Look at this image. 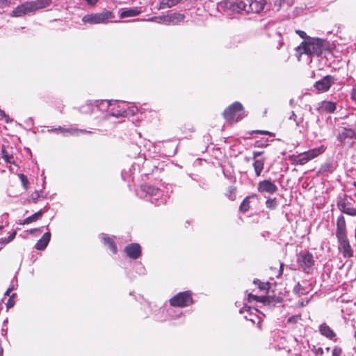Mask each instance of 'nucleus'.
Returning <instances> with one entry per match:
<instances>
[{
  "mask_svg": "<svg viewBox=\"0 0 356 356\" xmlns=\"http://www.w3.org/2000/svg\"><path fill=\"white\" fill-rule=\"evenodd\" d=\"M266 0H236L227 1L224 6L238 13L259 14L262 12L266 5Z\"/></svg>",
  "mask_w": 356,
  "mask_h": 356,
  "instance_id": "f257e3e1",
  "label": "nucleus"
},
{
  "mask_svg": "<svg viewBox=\"0 0 356 356\" xmlns=\"http://www.w3.org/2000/svg\"><path fill=\"white\" fill-rule=\"evenodd\" d=\"M326 49L325 41L318 38H308L301 42L296 48V51L300 55H316L319 56L323 51Z\"/></svg>",
  "mask_w": 356,
  "mask_h": 356,
  "instance_id": "f03ea898",
  "label": "nucleus"
},
{
  "mask_svg": "<svg viewBox=\"0 0 356 356\" xmlns=\"http://www.w3.org/2000/svg\"><path fill=\"white\" fill-rule=\"evenodd\" d=\"M140 190L145 194V197L156 206L165 204L169 198V195L167 193L165 194L162 189L154 185H141Z\"/></svg>",
  "mask_w": 356,
  "mask_h": 356,
  "instance_id": "7ed1b4c3",
  "label": "nucleus"
},
{
  "mask_svg": "<svg viewBox=\"0 0 356 356\" xmlns=\"http://www.w3.org/2000/svg\"><path fill=\"white\" fill-rule=\"evenodd\" d=\"M52 3L51 0H36L34 1H27L18 6L13 11V16L19 17L22 15L34 12L38 9H42L48 7Z\"/></svg>",
  "mask_w": 356,
  "mask_h": 356,
  "instance_id": "20e7f679",
  "label": "nucleus"
},
{
  "mask_svg": "<svg viewBox=\"0 0 356 356\" xmlns=\"http://www.w3.org/2000/svg\"><path fill=\"white\" fill-rule=\"evenodd\" d=\"M113 106L110 109L109 116L113 117H128L134 115L138 111V108L135 106H128L124 102H118V101H113Z\"/></svg>",
  "mask_w": 356,
  "mask_h": 356,
  "instance_id": "39448f33",
  "label": "nucleus"
},
{
  "mask_svg": "<svg viewBox=\"0 0 356 356\" xmlns=\"http://www.w3.org/2000/svg\"><path fill=\"white\" fill-rule=\"evenodd\" d=\"M243 105L238 102H235L225 110L223 116L227 121L238 122L243 118Z\"/></svg>",
  "mask_w": 356,
  "mask_h": 356,
  "instance_id": "423d86ee",
  "label": "nucleus"
},
{
  "mask_svg": "<svg viewBox=\"0 0 356 356\" xmlns=\"http://www.w3.org/2000/svg\"><path fill=\"white\" fill-rule=\"evenodd\" d=\"M113 17V13L109 10H105L95 14H88L82 18L84 23L106 24Z\"/></svg>",
  "mask_w": 356,
  "mask_h": 356,
  "instance_id": "0eeeda50",
  "label": "nucleus"
},
{
  "mask_svg": "<svg viewBox=\"0 0 356 356\" xmlns=\"http://www.w3.org/2000/svg\"><path fill=\"white\" fill-rule=\"evenodd\" d=\"M297 264L305 273H309L314 265L312 254L308 251H301L297 255Z\"/></svg>",
  "mask_w": 356,
  "mask_h": 356,
  "instance_id": "6e6552de",
  "label": "nucleus"
},
{
  "mask_svg": "<svg viewBox=\"0 0 356 356\" xmlns=\"http://www.w3.org/2000/svg\"><path fill=\"white\" fill-rule=\"evenodd\" d=\"M193 303V298L190 291L180 292L170 300L172 307H185Z\"/></svg>",
  "mask_w": 356,
  "mask_h": 356,
  "instance_id": "1a4fd4ad",
  "label": "nucleus"
},
{
  "mask_svg": "<svg viewBox=\"0 0 356 356\" xmlns=\"http://www.w3.org/2000/svg\"><path fill=\"white\" fill-rule=\"evenodd\" d=\"M324 152L323 146L314 148L307 152H305L297 156L295 160L296 164L304 165L312 159L316 158Z\"/></svg>",
  "mask_w": 356,
  "mask_h": 356,
  "instance_id": "9d476101",
  "label": "nucleus"
},
{
  "mask_svg": "<svg viewBox=\"0 0 356 356\" xmlns=\"http://www.w3.org/2000/svg\"><path fill=\"white\" fill-rule=\"evenodd\" d=\"M339 209L344 213L350 216L356 215L355 203L353 200L346 196L338 202Z\"/></svg>",
  "mask_w": 356,
  "mask_h": 356,
  "instance_id": "9b49d317",
  "label": "nucleus"
},
{
  "mask_svg": "<svg viewBox=\"0 0 356 356\" xmlns=\"http://www.w3.org/2000/svg\"><path fill=\"white\" fill-rule=\"evenodd\" d=\"M336 79L331 75H327L321 80L316 81L314 88L319 92H325L330 89L331 86L334 83Z\"/></svg>",
  "mask_w": 356,
  "mask_h": 356,
  "instance_id": "f8f14e48",
  "label": "nucleus"
},
{
  "mask_svg": "<svg viewBox=\"0 0 356 356\" xmlns=\"http://www.w3.org/2000/svg\"><path fill=\"white\" fill-rule=\"evenodd\" d=\"M257 190L259 193H268L269 194H274L278 190L277 186L275 184L271 179H264L258 183Z\"/></svg>",
  "mask_w": 356,
  "mask_h": 356,
  "instance_id": "ddd939ff",
  "label": "nucleus"
},
{
  "mask_svg": "<svg viewBox=\"0 0 356 356\" xmlns=\"http://www.w3.org/2000/svg\"><path fill=\"white\" fill-rule=\"evenodd\" d=\"M47 131L49 133H56V134H62L64 136H74L77 135L79 133L82 134H87L90 133L89 131H86L85 129H74V128H65L62 127H58L57 128H52L50 129H48Z\"/></svg>",
  "mask_w": 356,
  "mask_h": 356,
  "instance_id": "4468645a",
  "label": "nucleus"
},
{
  "mask_svg": "<svg viewBox=\"0 0 356 356\" xmlns=\"http://www.w3.org/2000/svg\"><path fill=\"white\" fill-rule=\"evenodd\" d=\"M355 137V133L352 129L343 127L339 133L337 139L341 143H349Z\"/></svg>",
  "mask_w": 356,
  "mask_h": 356,
  "instance_id": "2eb2a0df",
  "label": "nucleus"
},
{
  "mask_svg": "<svg viewBox=\"0 0 356 356\" xmlns=\"http://www.w3.org/2000/svg\"><path fill=\"white\" fill-rule=\"evenodd\" d=\"M124 252L132 259H136L141 255V248L138 243H133L129 244L125 247Z\"/></svg>",
  "mask_w": 356,
  "mask_h": 356,
  "instance_id": "dca6fc26",
  "label": "nucleus"
},
{
  "mask_svg": "<svg viewBox=\"0 0 356 356\" xmlns=\"http://www.w3.org/2000/svg\"><path fill=\"white\" fill-rule=\"evenodd\" d=\"M95 111H100V112H104L107 110L111 109V106H113V101H109L106 99H98L95 100Z\"/></svg>",
  "mask_w": 356,
  "mask_h": 356,
  "instance_id": "f3484780",
  "label": "nucleus"
},
{
  "mask_svg": "<svg viewBox=\"0 0 356 356\" xmlns=\"http://www.w3.org/2000/svg\"><path fill=\"white\" fill-rule=\"evenodd\" d=\"M339 249L342 252L343 254L346 257H350L353 256V251L350 248V245L347 238H342L341 241H339Z\"/></svg>",
  "mask_w": 356,
  "mask_h": 356,
  "instance_id": "a211bd4d",
  "label": "nucleus"
},
{
  "mask_svg": "<svg viewBox=\"0 0 356 356\" xmlns=\"http://www.w3.org/2000/svg\"><path fill=\"white\" fill-rule=\"evenodd\" d=\"M51 238V233L47 232L43 234L35 245V248L38 250H44L48 245Z\"/></svg>",
  "mask_w": 356,
  "mask_h": 356,
  "instance_id": "6ab92c4d",
  "label": "nucleus"
},
{
  "mask_svg": "<svg viewBox=\"0 0 356 356\" xmlns=\"http://www.w3.org/2000/svg\"><path fill=\"white\" fill-rule=\"evenodd\" d=\"M253 298L259 302H261L266 305H270L275 302H280L281 300L279 298H275L274 296H254L251 294L249 295V299Z\"/></svg>",
  "mask_w": 356,
  "mask_h": 356,
  "instance_id": "aec40b11",
  "label": "nucleus"
},
{
  "mask_svg": "<svg viewBox=\"0 0 356 356\" xmlns=\"http://www.w3.org/2000/svg\"><path fill=\"white\" fill-rule=\"evenodd\" d=\"M79 111L80 113L83 114L95 113L96 111L95 100L87 101L84 104H83L79 108Z\"/></svg>",
  "mask_w": 356,
  "mask_h": 356,
  "instance_id": "412c9836",
  "label": "nucleus"
},
{
  "mask_svg": "<svg viewBox=\"0 0 356 356\" xmlns=\"http://www.w3.org/2000/svg\"><path fill=\"white\" fill-rule=\"evenodd\" d=\"M318 109L320 112L332 113L336 110V104L330 101H323Z\"/></svg>",
  "mask_w": 356,
  "mask_h": 356,
  "instance_id": "4be33fe9",
  "label": "nucleus"
},
{
  "mask_svg": "<svg viewBox=\"0 0 356 356\" xmlns=\"http://www.w3.org/2000/svg\"><path fill=\"white\" fill-rule=\"evenodd\" d=\"M141 13V10L138 8H124L120 14V18H126L138 16Z\"/></svg>",
  "mask_w": 356,
  "mask_h": 356,
  "instance_id": "5701e85b",
  "label": "nucleus"
},
{
  "mask_svg": "<svg viewBox=\"0 0 356 356\" xmlns=\"http://www.w3.org/2000/svg\"><path fill=\"white\" fill-rule=\"evenodd\" d=\"M100 237L102 238L104 244L106 245L113 254H115L118 251V248L113 238L104 234H102Z\"/></svg>",
  "mask_w": 356,
  "mask_h": 356,
  "instance_id": "b1692460",
  "label": "nucleus"
},
{
  "mask_svg": "<svg viewBox=\"0 0 356 356\" xmlns=\"http://www.w3.org/2000/svg\"><path fill=\"white\" fill-rule=\"evenodd\" d=\"M319 332L323 336L330 339H333L336 336L334 332L326 323L320 325Z\"/></svg>",
  "mask_w": 356,
  "mask_h": 356,
  "instance_id": "393cba45",
  "label": "nucleus"
},
{
  "mask_svg": "<svg viewBox=\"0 0 356 356\" xmlns=\"http://www.w3.org/2000/svg\"><path fill=\"white\" fill-rule=\"evenodd\" d=\"M167 21L169 23H172L173 24H178L181 22H183L185 19V15L181 13H175L170 15H167Z\"/></svg>",
  "mask_w": 356,
  "mask_h": 356,
  "instance_id": "a878e982",
  "label": "nucleus"
},
{
  "mask_svg": "<svg viewBox=\"0 0 356 356\" xmlns=\"http://www.w3.org/2000/svg\"><path fill=\"white\" fill-rule=\"evenodd\" d=\"M289 120H293L296 125L298 127L305 129L307 127L308 122H304V118L302 116H298L293 111H292Z\"/></svg>",
  "mask_w": 356,
  "mask_h": 356,
  "instance_id": "bb28decb",
  "label": "nucleus"
},
{
  "mask_svg": "<svg viewBox=\"0 0 356 356\" xmlns=\"http://www.w3.org/2000/svg\"><path fill=\"white\" fill-rule=\"evenodd\" d=\"M265 163V159H260L254 160L252 165L254 169L255 175L257 177H259L263 171Z\"/></svg>",
  "mask_w": 356,
  "mask_h": 356,
  "instance_id": "cd10ccee",
  "label": "nucleus"
},
{
  "mask_svg": "<svg viewBox=\"0 0 356 356\" xmlns=\"http://www.w3.org/2000/svg\"><path fill=\"white\" fill-rule=\"evenodd\" d=\"M42 211L40 210L36 213H35L34 214L31 215V216L25 218L22 222H20V224L22 225H26V224H29L32 222H34V221H36L38 220H39L40 218H42Z\"/></svg>",
  "mask_w": 356,
  "mask_h": 356,
  "instance_id": "c85d7f7f",
  "label": "nucleus"
},
{
  "mask_svg": "<svg viewBox=\"0 0 356 356\" xmlns=\"http://www.w3.org/2000/svg\"><path fill=\"white\" fill-rule=\"evenodd\" d=\"M180 1L181 0H161L160 3V8L164 9L171 8L179 3Z\"/></svg>",
  "mask_w": 356,
  "mask_h": 356,
  "instance_id": "c756f323",
  "label": "nucleus"
},
{
  "mask_svg": "<svg viewBox=\"0 0 356 356\" xmlns=\"http://www.w3.org/2000/svg\"><path fill=\"white\" fill-rule=\"evenodd\" d=\"M337 235L339 241H341L342 238H347L345 233V227H340V218L337 220Z\"/></svg>",
  "mask_w": 356,
  "mask_h": 356,
  "instance_id": "7c9ffc66",
  "label": "nucleus"
},
{
  "mask_svg": "<svg viewBox=\"0 0 356 356\" xmlns=\"http://www.w3.org/2000/svg\"><path fill=\"white\" fill-rule=\"evenodd\" d=\"M1 157L6 163H14V157L12 154H8L4 148L1 149Z\"/></svg>",
  "mask_w": 356,
  "mask_h": 356,
  "instance_id": "2f4dec72",
  "label": "nucleus"
},
{
  "mask_svg": "<svg viewBox=\"0 0 356 356\" xmlns=\"http://www.w3.org/2000/svg\"><path fill=\"white\" fill-rule=\"evenodd\" d=\"M278 204L277 202V199L275 198H268L266 202V206L267 208L270 209H275L277 207Z\"/></svg>",
  "mask_w": 356,
  "mask_h": 356,
  "instance_id": "473e14b6",
  "label": "nucleus"
},
{
  "mask_svg": "<svg viewBox=\"0 0 356 356\" xmlns=\"http://www.w3.org/2000/svg\"><path fill=\"white\" fill-rule=\"evenodd\" d=\"M250 209L248 197H246L240 205V211L246 212Z\"/></svg>",
  "mask_w": 356,
  "mask_h": 356,
  "instance_id": "72a5a7b5",
  "label": "nucleus"
},
{
  "mask_svg": "<svg viewBox=\"0 0 356 356\" xmlns=\"http://www.w3.org/2000/svg\"><path fill=\"white\" fill-rule=\"evenodd\" d=\"M173 307H172L171 308L168 309L167 310V312H168V316L170 317V318H178L179 316H180L181 315V312H176L175 311V309L172 308Z\"/></svg>",
  "mask_w": 356,
  "mask_h": 356,
  "instance_id": "f704fd0d",
  "label": "nucleus"
},
{
  "mask_svg": "<svg viewBox=\"0 0 356 356\" xmlns=\"http://www.w3.org/2000/svg\"><path fill=\"white\" fill-rule=\"evenodd\" d=\"M294 292L298 295H303L306 293L305 289L302 287L299 283L294 287Z\"/></svg>",
  "mask_w": 356,
  "mask_h": 356,
  "instance_id": "c9c22d12",
  "label": "nucleus"
},
{
  "mask_svg": "<svg viewBox=\"0 0 356 356\" xmlns=\"http://www.w3.org/2000/svg\"><path fill=\"white\" fill-rule=\"evenodd\" d=\"M19 178L23 185V186L25 188H27V185L29 184V181L27 179V177L23 175V174H19Z\"/></svg>",
  "mask_w": 356,
  "mask_h": 356,
  "instance_id": "e433bc0d",
  "label": "nucleus"
},
{
  "mask_svg": "<svg viewBox=\"0 0 356 356\" xmlns=\"http://www.w3.org/2000/svg\"><path fill=\"white\" fill-rule=\"evenodd\" d=\"M341 353V348L340 347L335 346L332 350V356H340Z\"/></svg>",
  "mask_w": 356,
  "mask_h": 356,
  "instance_id": "4c0bfd02",
  "label": "nucleus"
},
{
  "mask_svg": "<svg viewBox=\"0 0 356 356\" xmlns=\"http://www.w3.org/2000/svg\"><path fill=\"white\" fill-rule=\"evenodd\" d=\"M253 133L268 135V136H274V134H273L272 132H270L268 131H264V130H255V131H253Z\"/></svg>",
  "mask_w": 356,
  "mask_h": 356,
  "instance_id": "58836bf2",
  "label": "nucleus"
},
{
  "mask_svg": "<svg viewBox=\"0 0 356 356\" xmlns=\"http://www.w3.org/2000/svg\"><path fill=\"white\" fill-rule=\"evenodd\" d=\"M15 295V293L13 294V296L8 299L6 303L7 308H11L14 306L15 302L13 300L12 298L14 297Z\"/></svg>",
  "mask_w": 356,
  "mask_h": 356,
  "instance_id": "ea45409f",
  "label": "nucleus"
},
{
  "mask_svg": "<svg viewBox=\"0 0 356 356\" xmlns=\"http://www.w3.org/2000/svg\"><path fill=\"white\" fill-rule=\"evenodd\" d=\"M296 33L300 35V38H304L305 40H307L309 37L307 35L306 33L303 31L300 30H296Z\"/></svg>",
  "mask_w": 356,
  "mask_h": 356,
  "instance_id": "a19ab883",
  "label": "nucleus"
},
{
  "mask_svg": "<svg viewBox=\"0 0 356 356\" xmlns=\"http://www.w3.org/2000/svg\"><path fill=\"white\" fill-rule=\"evenodd\" d=\"M15 235H16V232H13L9 236L6 238V239L4 240V242L5 243H10V241H12L15 238Z\"/></svg>",
  "mask_w": 356,
  "mask_h": 356,
  "instance_id": "79ce46f5",
  "label": "nucleus"
},
{
  "mask_svg": "<svg viewBox=\"0 0 356 356\" xmlns=\"http://www.w3.org/2000/svg\"><path fill=\"white\" fill-rule=\"evenodd\" d=\"M0 117L2 118H4L7 122H9V117L1 108H0Z\"/></svg>",
  "mask_w": 356,
  "mask_h": 356,
  "instance_id": "37998d69",
  "label": "nucleus"
},
{
  "mask_svg": "<svg viewBox=\"0 0 356 356\" xmlns=\"http://www.w3.org/2000/svg\"><path fill=\"white\" fill-rule=\"evenodd\" d=\"M263 154V152H259V151H255V152H253L252 153V155H253V159L254 160H257V158L261 156V154Z\"/></svg>",
  "mask_w": 356,
  "mask_h": 356,
  "instance_id": "c03bdc74",
  "label": "nucleus"
},
{
  "mask_svg": "<svg viewBox=\"0 0 356 356\" xmlns=\"http://www.w3.org/2000/svg\"><path fill=\"white\" fill-rule=\"evenodd\" d=\"M15 289V285L13 284V280L12 281V285L7 289L5 293V296H9L10 293Z\"/></svg>",
  "mask_w": 356,
  "mask_h": 356,
  "instance_id": "a18cd8bd",
  "label": "nucleus"
},
{
  "mask_svg": "<svg viewBox=\"0 0 356 356\" xmlns=\"http://www.w3.org/2000/svg\"><path fill=\"white\" fill-rule=\"evenodd\" d=\"M351 98L356 101V84L353 86L351 93Z\"/></svg>",
  "mask_w": 356,
  "mask_h": 356,
  "instance_id": "49530a36",
  "label": "nucleus"
},
{
  "mask_svg": "<svg viewBox=\"0 0 356 356\" xmlns=\"http://www.w3.org/2000/svg\"><path fill=\"white\" fill-rule=\"evenodd\" d=\"M31 197L35 202L40 197V193L35 191L31 195Z\"/></svg>",
  "mask_w": 356,
  "mask_h": 356,
  "instance_id": "de8ad7c7",
  "label": "nucleus"
},
{
  "mask_svg": "<svg viewBox=\"0 0 356 356\" xmlns=\"http://www.w3.org/2000/svg\"><path fill=\"white\" fill-rule=\"evenodd\" d=\"M26 124L29 125V126H33V120L32 119V118H28L26 122Z\"/></svg>",
  "mask_w": 356,
  "mask_h": 356,
  "instance_id": "09e8293b",
  "label": "nucleus"
},
{
  "mask_svg": "<svg viewBox=\"0 0 356 356\" xmlns=\"http://www.w3.org/2000/svg\"><path fill=\"white\" fill-rule=\"evenodd\" d=\"M340 227L344 228L345 227V220L343 219V216H340Z\"/></svg>",
  "mask_w": 356,
  "mask_h": 356,
  "instance_id": "8fccbe9b",
  "label": "nucleus"
},
{
  "mask_svg": "<svg viewBox=\"0 0 356 356\" xmlns=\"http://www.w3.org/2000/svg\"><path fill=\"white\" fill-rule=\"evenodd\" d=\"M283 1L286 2V3L289 5H292L295 1V0H283Z\"/></svg>",
  "mask_w": 356,
  "mask_h": 356,
  "instance_id": "3c124183",
  "label": "nucleus"
},
{
  "mask_svg": "<svg viewBox=\"0 0 356 356\" xmlns=\"http://www.w3.org/2000/svg\"><path fill=\"white\" fill-rule=\"evenodd\" d=\"M5 239H6V238H1V239H0V245H2V246H3V245H6V244H7V243H5V242H4V240H5Z\"/></svg>",
  "mask_w": 356,
  "mask_h": 356,
  "instance_id": "603ef678",
  "label": "nucleus"
},
{
  "mask_svg": "<svg viewBox=\"0 0 356 356\" xmlns=\"http://www.w3.org/2000/svg\"><path fill=\"white\" fill-rule=\"evenodd\" d=\"M139 266H140V273L144 274L145 270V268L143 266H141L140 264H139Z\"/></svg>",
  "mask_w": 356,
  "mask_h": 356,
  "instance_id": "864d4df0",
  "label": "nucleus"
},
{
  "mask_svg": "<svg viewBox=\"0 0 356 356\" xmlns=\"http://www.w3.org/2000/svg\"><path fill=\"white\" fill-rule=\"evenodd\" d=\"M1 2L2 5H3V6L8 5V1L7 0H1Z\"/></svg>",
  "mask_w": 356,
  "mask_h": 356,
  "instance_id": "5fc2aeb1",
  "label": "nucleus"
},
{
  "mask_svg": "<svg viewBox=\"0 0 356 356\" xmlns=\"http://www.w3.org/2000/svg\"><path fill=\"white\" fill-rule=\"evenodd\" d=\"M35 231H41V228L31 229L30 232L33 233Z\"/></svg>",
  "mask_w": 356,
  "mask_h": 356,
  "instance_id": "6e6d98bb",
  "label": "nucleus"
},
{
  "mask_svg": "<svg viewBox=\"0 0 356 356\" xmlns=\"http://www.w3.org/2000/svg\"><path fill=\"white\" fill-rule=\"evenodd\" d=\"M327 168H328V165H323L321 168V170L325 171Z\"/></svg>",
  "mask_w": 356,
  "mask_h": 356,
  "instance_id": "4d7b16f0",
  "label": "nucleus"
},
{
  "mask_svg": "<svg viewBox=\"0 0 356 356\" xmlns=\"http://www.w3.org/2000/svg\"><path fill=\"white\" fill-rule=\"evenodd\" d=\"M283 270V264H280V275L282 273Z\"/></svg>",
  "mask_w": 356,
  "mask_h": 356,
  "instance_id": "13d9d810",
  "label": "nucleus"
},
{
  "mask_svg": "<svg viewBox=\"0 0 356 356\" xmlns=\"http://www.w3.org/2000/svg\"><path fill=\"white\" fill-rule=\"evenodd\" d=\"M282 44H283L282 42H280L279 46L277 47V49H280L282 47Z\"/></svg>",
  "mask_w": 356,
  "mask_h": 356,
  "instance_id": "bf43d9fd",
  "label": "nucleus"
},
{
  "mask_svg": "<svg viewBox=\"0 0 356 356\" xmlns=\"http://www.w3.org/2000/svg\"><path fill=\"white\" fill-rule=\"evenodd\" d=\"M293 318H294V317H291V318H289V320H288V321H289V322H291V321H293Z\"/></svg>",
  "mask_w": 356,
  "mask_h": 356,
  "instance_id": "052dcab7",
  "label": "nucleus"
},
{
  "mask_svg": "<svg viewBox=\"0 0 356 356\" xmlns=\"http://www.w3.org/2000/svg\"><path fill=\"white\" fill-rule=\"evenodd\" d=\"M154 19V17H152V18L149 19L148 21H153Z\"/></svg>",
  "mask_w": 356,
  "mask_h": 356,
  "instance_id": "680f3d73",
  "label": "nucleus"
},
{
  "mask_svg": "<svg viewBox=\"0 0 356 356\" xmlns=\"http://www.w3.org/2000/svg\"><path fill=\"white\" fill-rule=\"evenodd\" d=\"M244 309H245V307H243L242 309H241V311H240V312H241V313H243V310Z\"/></svg>",
  "mask_w": 356,
  "mask_h": 356,
  "instance_id": "e2e57ef3",
  "label": "nucleus"
},
{
  "mask_svg": "<svg viewBox=\"0 0 356 356\" xmlns=\"http://www.w3.org/2000/svg\"><path fill=\"white\" fill-rule=\"evenodd\" d=\"M2 247H3V246L0 245V250H1Z\"/></svg>",
  "mask_w": 356,
  "mask_h": 356,
  "instance_id": "0e129e2a",
  "label": "nucleus"
},
{
  "mask_svg": "<svg viewBox=\"0 0 356 356\" xmlns=\"http://www.w3.org/2000/svg\"><path fill=\"white\" fill-rule=\"evenodd\" d=\"M2 227H3L2 226H0V229H2Z\"/></svg>",
  "mask_w": 356,
  "mask_h": 356,
  "instance_id": "69168bd1",
  "label": "nucleus"
},
{
  "mask_svg": "<svg viewBox=\"0 0 356 356\" xmlns=\"http://www.w3.org/2000/svg\"><path fill=\"white\" fill-rule=\"evenodd\" d=\"M355 338H356V332H355Z\"/></svg>",
  "mask_w": 356,
  "mask_h": 356,
  "instance_id": "338daca9",
  "label": "nucleus"
}]
</instances>
